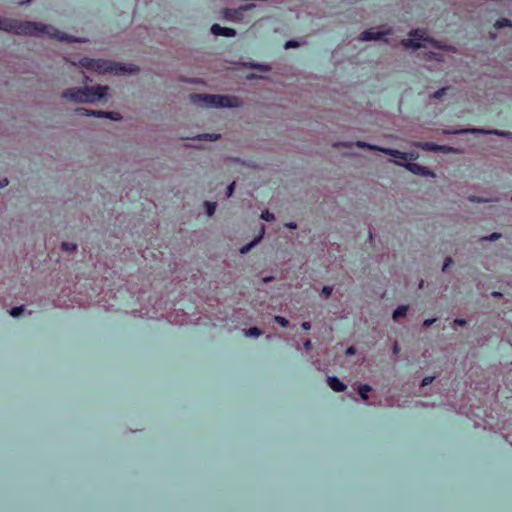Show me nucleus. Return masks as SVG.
<instances>
[{"label":"nucleus","mask_w":512,"mask_h":512,"mask_svg":"<svg viewBox=\"0 0 512 512\" xmlns=\"http://www.w3.org/2000/svg\"><path fill=\"white\" fill-rule=\"evenodd\" d=\"M303 347L307 351L311 350V348H312L311 340L310 339L305 340L304 343H303Z\"/></svg>","instance_id":"7c9ffc66"},{"label":"nucleus","mask_w":512,"mask_h":512,"mask_svg":"<svg viewBox=\"0 0 512 512\" xmlns=\"http://www.w3.org/2000/svg\"><path fill=\"white\" fill-rule=\"evenodd\" d=\"M256 241H257V240H255V241H253L252 243H250V244H248V245H246V246L242 247V248L240 249V252H241L242 254L247 253V252L249 251L250 247H251V246H253V245L255 244V242H256Z\"/></svg>","instance_id":"cd10ccee"},{"label":"nucleus","mask_w":512,"mask_h":512,"mask_svg":"<svg viewBox=\"0 0 512 512\" xmlns=\"http://www.w3.org/2000/svg\"><path fill=\"white\" fill-rule=\"evenodd\" d=\"M8 185V180L5 178L2 181H0V188H3Z\"/></svg>","instance_id":"e433bc0d"},{"label":"nucleus","mask_w":512,"mask_h":512,"mask_svg":"<svg viewBox=\"0 0 512 512\" xmlns=\"http://www.w3.org/2000/svg\"><path fill=\"white\" fill-rule=\"evenodd\" d=\"M211 32L215 36L234 37L236 35V31L234 29L222 27L219 24H213Z\"/></svg>","instance_id":"1a4fd4ad"},{"label":"nucleus","mask_w":512,"mask_h":512,"mask_svg":"<svg viewBox=\"0 0 512 512\" xmlns=\"http://www.w3.org/2000/svg\"><path fill=\"white\" fill-rule=\"evenodd\" d=\"M23 311H24V306L22 305V306L13 307L9 313L12 317H19Z\"/></svg>","instance_id":"2eb2a0df"},{"label":"nucleus","mask_w":512,"mask_h":512,"mask_svg":"<svg viewBox=\"0 0 512 512\" xmlns=\"http://www.w3.org/2000/svg\"><path fill=\"white\" fill-rule=\"evenodd\" d=\"M234 187H235V182H232V183L227 187V196H228V197H230V196L233 194Z\"/></svg>","instance_id":"2f4dec72"},{"label":"nucleus","mask_w":512,"mask_h":512,"mask_svg":"<svg viewBox=\"0 0 512 512\" xmlns=\"http://www.w3.org/2000/svg\"><path fill=\"white\" fill-rule=\"evenodd\" d=\"M491 296H492V297H496V298H498V297H502V293H501V292H498V291H493V292L491 293Z\"/></svg>","instance_id":"c9c22d12"},{"label":"nucleus","mask_w":512,"mask_h":512,"mask_svg":"<svg viewBox=\"0 0 512 512\" xmlns=\"http://www.w3.org/2000/svg\"><path fill=\"white\" fill-rule=\"evenodd\" d=\"M428 59H435L437 61H442V55L440 53H429Z\"/></svg>","instance_id":"393cba45"},{"label":"nucleus","mask_w":512,"mask_h":512,"mask_svg":"<svg viewBox=\"0 0 512 512\" xmlns=\"http://www.w3.org/2000/svg\"><path fill=\"white\" fill-rule=\"evenodd\" d=\"M79 64L87 70L97 72L99 74L105 73H114V74H125V73H134L138 71V69L129 65L124 66L121 64L112 63L110 61L101 60V59H91V58H82Z\"/></svg>","instance_id":"f03ea898"},{"label":"nucleus","mask_w":512,"mask_h":512,"mask_svg":"<svg viewBox=\"0 0 512 512\" xmlns=\"http://www.w3.org/2000/svg\"><path fill=\"white\" fill-rule=\"evenodd\" d=\"M435 321H436V318L425 319V320L423 321V326H424V327H429V326H431Z\"/></svg>","instance_id":"c85d7f7f"},{"label":"nucleus","mask_w":512,"mask_h":512,"mask_svg":"<svg viewBox=\"0 0 512 512\" xmlns=\"http://www.w3.org/2000/svg\"><path fill=\"white\" fill-rule=\"evenodd\" d=\"M453 323L458 326H465L467 322L463 318H456L454 319Z\"/></svg>","instance_id":"bb28decb"},{"label":"nucleus","mask_w":512,"mask_h":512,"mask_svg":"<svg viewBox=\"0 0 512 512\" xmlns=\"http://www.w3.org/2000/svg\"><path fill=\"white\" fill-rule=\"evenodd\" d=\"M108 91V86H96L85 88H70L63 93L64 98L76 102H94L103 98Z\"/></svg>","instance_id":"7ed1b4c3"},{"label":"nucleus","mask_w":512,"mask_h":512,"mask_svg":"<svg viewBox=\"0 0 512 512\" xmlns=\"http://www.w3.org/2000/svg\"><path fill=\"white\" fill-rule=\"evenodd\" d=\"M333 291V288L331 286H324L321 290V297L324 299H328Z\"/></svg>","instance_id":"dca6fc26"},{"label":"nucleus","mask_w":512,"mask_h":512,"mask_svg":"<svg viewBox=\"0 0 512 512\" xmlns=\"http://www.w3.org/2000/svg\"><path fill=\"white\" fill-rule=\"evenodd\" d=\"M356 353V349L354 346H349L346 351H345V354L347 356H351V355H354Z\"/></svg>","instance_id":"c756f323"},{"label":"nucleus","mask_w":512,"mask_h":512,"mask_svg":"<svg viewBox=\"0 0 512 512\" xmlns=\"http://www.w3.org/2000/svg\"><path fill=\"white\" fill-rule=\"evenodd\" d=\"M62 248L66 252H74L76 250L75 244L63 243Z\"/></svg>","instance_id":"aec40b11"},{"label":"nucleus","mask_w":512,"mask_h":512,"mask_svg":"<svg viewBox=\"0 0 512 512\" xmlns=\"http://www.w3.org/2000/svg\"><path fill=\"white\" fill-rule=\"evenodd\" d=\"M327 383L335 392H343L346 389V385L335 376L328 377Z\"/></svg>","instance_id":"9b49d317"},{"label":"nucleus","mask_w":512,"mask_h":512,"mask_svg":"<svg viewBox=\"0 0 512 512\" xmlns=\"http://www.w3.org/2000/svg\"><path fill=\"white\" fill-rule=\"evenodd\" d=\"M433 380H434V377H433V376H427V377H425V378H423V379H422V381H421V386H422V387H425V386H427V385L431 384V383L433 382Z\"/></svg>","instance_id":"5701e85b"},{"label":"nucleus","mask_w":512,"mask_h":512,"mask_svg":"<svg viewBox=\"0 0 512 512\" xmlns=\"http://www.w3.org/2000/svg\"><path fill=\"white\" fill-rule=\"evenodd\" d=\"M506 26H509V27H510V26H512V23H511V21H510V20L505 19V18H503V19H501V20H498V21L496 22V24H495V27H496V28H501V27H506Z\"/></svg>","instance_id":"a211bd4d"},{"label":"nucleus","mask_w":512,"mask_h":512,"mask_svg":"<svg viewBox=\"0 0 512 512\" xmlns=\"http://www.w3.org/2000/svg\"><path fill=\"white\" fill-rule=\"evenodd\" d=\"M393 354L397 355L400 352V346L397 341L394 342L392 347Z\"/></svg>","instance_id":"473e14b6"},{"label":"nucleus","mask_w":512,"mask_h":512,"mask_svg":"<svg viewBox=\"0 0 512 512\" xmlns=\"http://www.w3.org/2000/svg\"><path fill=\"white\" fill-rule=\"evenodd\" d=\"M446 90H447V87H443V88H441V89L437 90V91L432 95V97H433V98H437V99H438V98H441V97L445 94Z\"/></svg>","instance_id":"4be33fe9"},{"label":"nucleus","mask_w":512,"mask_h":512,"mask_svg":"<svg viewBox=\"0 0 512 512\" xmlns=\"http://www.w3.org/2000/svg\"><path fill=\"white\" fill-rule=\"evenodd\" d=\"M388 34H391V29L381 26V27L371 28V29L363 31L360 34L359 39L361 41L378 40L382 36L388 35Z\"/></svg>","instance_id":"0eeeda50"},{"label":"nucleus","mask_w":512,"mask_h":512,"mask_svg":"<svg viewBox=\"0 0 512 512\" xmlns=\"http://www.w3.org/2000/svg\"><path fill=\"white\" fill-rule=\"evenodd\" d=\"M452 264V258H447L446 261L443 264L442 271L447 272L448 267Z\"/></svg>","instance_id":"a878e982"},{"label":"nucleus","mask_w":512,"mask_h":512,"mask_svg":"<svg viewBox=\"0 0 512 512\" xmlns=\"http://www.w3.org/2000/svg\"><path fill=\"white\" fill-rule=\"evenodd\" d=\"M301 327H302L303 329H305V330H309V329L311 328V323H310V322L305 321V322H303V323L301 324Z\"/></svg>","instance_id":"f704fd0d"},{"label":"nucleus","mask_w":512,"mask_h":512,"mask_svg":"<svg viewBox=\"0 0 512 512\" xmlns=\"http://www.w3.org/2000/svg\"><path fill=\"white\" fill-rule=\"evenodd\" d=\"M274 320L276 323H278L282 327H287L289 325V321L283 316L277 315L274 317Z\"/></svg>","instance_id":"f3484780"},{"label":"nucleus","mask_w":512,"mask_h":512,"mask_svg":"<svg viewBox=\"0 0 512 512\" xmlns=\"http://www.w3.org/2000/svg\"><path fill=\"white\" fill-rule=\"evenodd\" d=\"M261 218L264 219L265 221H272L274 220V215L266 210L262 212Z\"/></svg>","instance_id":"412c9836"},{"label":"nucleus","mask_w":512,"mask_h":512,"mask_svg":"<svg viewBox=\"0 0 512 512\" xmlns=\"http://www.w3.org/2000/svg\"><path fill=\"white\" fill-rule=\"evenodd\" d=\"M423 287H424V281H423V280H421V281L419 282L418 288H419V289H423Z\"/></svg>","instance_id":"58836bf2"},{"label":"nucleus","mask_w":512,"mask_h":512,"mask_svg":"<svg viewBox=\"0 0 512 512\" xmlns=\"http://www.w3.org/2000/svg\"><path fill=\"white\" fill-rule=\"evenodd\" d=\"M406 168L413 172L414 174H419V175H431V176H434V174L432 172H430L426 167H423L419 164H416V163H408L406 164Z\"/></svg>","instance_id":"9d476101"},{"label":"nucleus","mask_w":512,"mask_h":512,"mask_svg":"<svg viewBox=\"0 0 512 512\" xmlns=\"http://www.w3.org/2000/svg\"><path fill=\"white\" fill-rule=\"evenodd\" d=\"M243 332L246 337H259L262 334V331L257 327H250L248 329H244Z\"/></svg>","instance_id":"4468645a"},{"label":"nucleus","mask_w":512,"mask_h":512,"mask_svg":"<svg viewBox=\"0 0 512 512\" xmlns=\"http://www.w3.org/2000/svg\"><path fill=\"white\" fill-rule=\"evenodd\" d=\"M357 146H359V147H366L367 144L364 143V142H357ZM368 147L371 148V149H374V150L382 151L385 154L391 155V156L399 159V161L396 162L398 164H403V162H406L408 160H412L413 159L412 154L400 152L398 150L384 149V148H379V147H376V146H369V145H368Z\"/></svg>","instance_id":"423d86ee"},{"label":"nucleus","mask_w":512,"mask_h":512,"mask_svg":"<svg viewBox=\"0 0 512 512\" xmlns=\"http://www.w3.org/2000/svg\"><path fill=\"white\" fill-rule=\"evenodd\" d=\"M372 390L371 386L368 385V384H361L359 385L358 387V393L361 397V399L364 401V402H367L368 399H369V392Z\"/></svg>","instance_id":"ddd939ff"},{"label":"nucleus","mask_w":512,"mask_h":512,"mask_svg":"<svg viewBox=\"0 0 512 512\" xmlns=\"http://www.w3.org/2000/svg\"><path fill=\"white\" fill-rule=\"evenodd\" d=\"M76 112L81 116L93 115V116H97V117L109 118L112 120H120L121 119L120 114L117 112H100V111L89 110L86 108H78V109H76Z\"/></svg>","instance_id":"6e6552de"},{"label":"nucleus","mask_w":512,"mask_h":512,"mask_svg":"<svg viewBox=\"0 0 512 512\" xmlns=\"http://www.w3.org/2000/svg\"><path fill=\"white\" fill-rule=\"evenodd\" d=\"M0 30L13 33L16 35L40 36L48 35L58 40H66L69 42L78 41L77 39L67 37L64 33L56 30L49 25H43L30 21H19L15 19H7L0 17Z\"/></svg>","instance_id":"f257e3e1"},{"label":"nucleus","mask_w":512,"mask_h":512,"mask_svg":"<svg viewBox=\"0 0 512 512\" xmlns=\"http://www.w3.org/2000/svg\"><path fill=\"white\" fill-rule=\"evenodd\" d=\"M218 137H219L218 135L214 136V135H210V134H205V135L203 136V139L215 140V139H217Z\"/></svg>","instance_id":"72a5a7b5"},{"label":"nucleus","mask_w":512,"mask_h":512,"mask_svg":"<svg viewBox=\"0 0 512 512\" xmlns=\"http://www.w3.org/2000/svg\"><path fill=\"white\" fill-rule=\"evenodd\" d=\"M190 99L192 103L205 107H239L242 104L236 96L193 94Z\"/></svg>","instance_id":"20e7f679"},{"label":"nucleus","mask_w":512,"mask_h":512,"mask_svg":"<svg viewBox=\"0 0 512 512\" xmlns=\"http://www.w3.org/2000/svg\"><path fill=\"white\" fill-rule=\"evenodd\" d=\"M498 237H499V235H498V234L493 233V234L491 235L490 239H496V238H498Z\"/></svg>","instance_id":"ea45409f"},{"label":"nucleus","mask_w":512,"mask_h":512,"mask_svg":"<svg viewBox=\"0 0 512 512\" xmlns=\"http://www.w3.org/2000/svg\"><path fill=\"white\" fill-rule=\"evenodd\" d=\"M298 46H299V43L297 41H294V40L287 41L286 44H285V48L286 49L296 48Z\"/></svg>","instance_id":"b1692460"},{"label":"nucleus","mask_w":512,"mask_h":512,"mask_svg":"<svg viewBox=\"0 0 512 512\" xmlns=\"http://www.w3.org/2000/svg\"><path fill=\"white\" fill-rule=\"evenodd\" d=\"M410 38L402 40V45L406 48H419L422 46L421 41H428L425 37V31L416 29L410 32Z\"/></svg>","instance_id":"39448f33"},{"label":"nucleus","mask_w":512,"mask_h":512,"mask_svg":"<svg viewBox=\"0 0 512 512\" xmlns=\"http://www.w3.org/2000/svg\"><path fill=\"white\" fill-rule=\"evenodd\" d=\"M205 206L207 208V214L208 216H212L216 209V204L212 202H205Z\"/></svg>","instance_id":"6ab92c4d"},{"label":"nucleus","mask_w":512,"mask_h":512,"mask_svg":"<svg viewBox=\"0 0 512 512\" xmlns=\"http://www.w3.org/2000/svg\"><path fill=\"white\" fill-rule=\"evenodd\" d=\"M262 280H263V282H264V283H267V282L272 281V280H273V277H272V276H266V277H264Z\"/></svg>","instance_id":"4c0bfd02"},{"label":"nucleus","mask_w":512,"mask_h":512,"mask_svg":"<svg viewBox=\"0 0 512 512\" xmlns=\"http://www.w3.org/2000/svg\"><path fill=\"white\" fill-rule=\"evenodd\" d=\"M408 311V306L406 305H400L398 306L392 315V318L394 321H399L400 318L405 317Z\"/></svg>","instance_id":"f8f14e48"}]
</instances>
